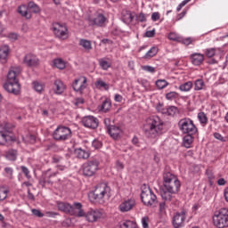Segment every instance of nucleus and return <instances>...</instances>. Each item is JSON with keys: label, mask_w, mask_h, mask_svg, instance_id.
<instances>
[{"label": "nucleus", "mask_w": 228, "mask_h": 228, "mask_svg": "<svg viewBox=\"0 0 228 228\" xmlns=\"http://www.w3.org/2000/svg\"><path fill=\"white\" fill-rule=\"evenodd\" d=\"M89 21L94 24V26H98L99 28H102L104 26V22H106V16L101 12H95L94 17L89 18Z\"/></svg>", "instance_id": "nucleus-17"}, {"label": "nucleus", "mask_w": 228, "mask_h": 228, "mask_svg": "<svg viewBox=\"0 0 228 228\" xmlns=\"http://www.w3.org/2000/svg\"><path fill=\"white\" fill-rule=\"evenodd\" d=\"M63 158L60 155H53L52 157V163H61Z\"/></svg>", "instance_id": "nucleus-53"}, {"label": "nucleus", "mask_w": 228, "mask_h": 228, "mask_svg": "<svg viewBox=\"0 0 228 228\" xmlns=\"http://www.w3.org/2000/svg\"><path fill=\"white\" fill-rule=\"evenodd\" d=\"M191 60L192 65H196V67H199V65H202L204 62V54L202 53H192L191 55Z\"/></svg>", "instance_id": "nucleus-24"}, {"label": "nucleus", "mask_w": 228, "mask_h": 228, "mask_svg": "<svg viewBox=\"0 0 228 228\" xmlns=\"http://www.w3.org/2000/svg\"><path fill=\"white\" fill-rule=\"evenodd\" d=\"M110 191H111V189L108 184L100 183L95 187L94 191L89 194V198L91 200H93L102 204L104 202L105 197H110Z\"/></svg>", "instance_id": "nucleus-5"}, {"label": "nucleus", "mask_w": 228, "mask_h": 228, "mask_svg": "<svg viewBox=\"0 0 228 228\" xmlns=\"http://www.w3.org/2000/svg\"><path fill=\"white\" fill-rule=\"evenodd\" d=\"M213 224L215 227H228V208H221L213 216Z\"/></svg>", "instance_id": "nucleus-9"}, {"label": "nucleus", "mask_w": 228, "mask_h": 228, "mask_svg": "<svg viewBox=\"0 0 228 228\" xmlns=\"http://www.w3.org/2000/svg\"><path fill=\"white\" fill-rule=\"evenodd\" d=\"M98 62L102 70H108V69L111 68V61H110V58H101L98 60Z\"/></svg>", "instance_id": "nucleus-26"}, {"label": "nucleus", "mask_w": 228, "mask_h": 228, "mask_svg": "<svg viewBox=\"0 0 228 228\" xmlns=\"http://www.w3.org/2000/svg\"><path fill=\"white\" fill-rule=\"evenodd\" d=\"M20 66L11 67L8 74L6 83L4 85V90L13 95H19L20 94V84L17 77L20 74Z\"/></svg>", "instance_id": "nucleus-3"}, {"label": "nucleus", "mask_w": 228, "mask_h": 228, "mask_svg": "<svg viewBox=\"0 0 228 228\" xmlns=\"http://www.w3.org/2000/svg\"><path fill=\"white\" fill-rule=\"evenodd\" d=\"M95 86H97V88H104V90H110V85L102 80H97L95 82Z\"/></svg>", "instance_id": "nucleus-41"}, {"label": "nucleus", "mask_w": 228, "mask_h": 228, "mask_svg": "<svg viewBox=\"0 0 228 228\" xmlns=\"http://www.w3.org/2000/svg\"><path fill=\"white\" fill-rule=\"evenodd\" d=\"M183 44L184 45H190V44H191V42H193V40L191 39V37H187L185 39H183Z\"/></svg>", "instance_id": "nucleus-64"}, {"label": "nucleus", "mask_w": 228, "mask_h": 228, "mask_svg": "<svg viewBox=\"0 0 228 228\" xmlns=\"http://www.w3.org/2000/svg\"><path fill=\"white\" fill-rule=\"evenodd\" d=\"M151 20H153V22L159 20V12H153L151 14Z\"/></svg>", "instance_id": "nucleus-58"}, {"label": "nucleus", "mask_w": 228, "mask_h": 228, "mask_svg": "<svg viewBox=\"0 0 228 228\" xmlns=\"http://www.w3.org/2000/svg\"><path fill=\"white\" fill-rule=\"evenodd\" d=\"M4 175L8 177V179H13V168L12 167H4Z\"/></svg>", "instance_id": "nucleus-45"}, {"label": "nucleus", "mask_w": 228, "mask_h": 228, "mask_svg": "<svg viewBox=\"0 0 228 228\" xmlns=\"http://www.w3.org/2000/svg\"><path fill=\"white\" fill-rule=\"evenodd\" d=\"M92 147H94V150L101 149V147H102V142L97 139H94L92 142Z\"/></svg>", "instance_id": "nucleus-51"}, {"label": "nucleus", "mask_w": 228, "mask_h": 228, "mask_svg": "<svg viewBox=\"0 0 228 228\" xmlns=\"http://www.w3.org/2000/svg\"><path fill=\"white\" fill-rule=\"evenodd\" d=\"M9 191L4 187L0 188V202L5 200L6 197H8Z\"/></svg>", "instance_id": "nucleus-44"}, {"label": "nucleus", "mask_w": 228, "mask_h": 228, "mask_svg": "<svg viewBox=\"0 0 228 228\" xmlns=\"http://www.w3.org/2000/svg\"><path fill=\"white\" fill-rule=\"evenodd\" d=\"M31 211H32V215H34V216H37L38 218H42L44 216V214L37 208H33Z\"/></svg>", "instance_id": "nucleus-54"}, {"label": "nucleus", "mask_w": 228, "mask_h": 228, "mask_svg": "<svg viewBox=\"0 0 228 228\" xmlns=\"http://www.w3.org/2000/svg\"><path fill=\"white\" fill-rule=\"evenodd\" d=\"M53 32L60 40H67V38H69V28H67V25L63 23H53Z\"/></svg>", "instance_id": "nucleus-12"}, {"label": "nucleus", "mask_w": 228, "mask_h": 228, "mask_svg": "<svg viewBox=\"0 0 228 228\" xmlns=\"http://www.w3.org/2000/svg\"><path fill=\"white\" fill-rule=\"evenodd\" d=\"M168 38H169V40H173L174 42H177V40H179V36H177V34H175V32H171L168 35Z\"/></svg>", "instance_id": "nucleus-55"}, {"label": "nucleus", "mask_w": 228, "mask_h": 228, "mask_svg": "<svg viewBox=\"0 0 228 228\" xmlns=\"http://www.w3.org/2000/svg\"><path fill=\"white\" fill-rule=\"evenodd\" d=\"M136 20H138L139 22H147V14H145L143 12H140L136 16Z\"/></svg>", "instance_id": "nucleus-49"}, {"label": "nucleus", "mask_w": 228, "mask_h": 228, "mask_svg": "<svg viewBox=\"0 0 228 228\" xmlns=\"http://www.w3.org/2000/svg\"><path fill=\"white\" fill-rule=\"evenodd\" d=\"M100 162L96 159L86 161L82 166V174L84 177H94L99 172Z\"/></svg>", "instance_id": "nucleus-8"}, {"label": "nucleus", "mask_w": 228, "mask_h": 228, "mask_svg": "<svg viewBox=\"0 0 228 228\" xmlns=\"http://www.w3.org/2000/svg\"><path fill=\"white\" fill-rule=\"evenodd\" d=\"M187 135H185L183 137V146L186 149H190V147H191V143H193V134H185Z\"/></svg>", "instance_id": "nucleus-30"}, {"label": "nucleus", "mask_w": 228, "mask_h": 228, "mask_svg": "<svg viewBox=\"0 0 228 228\" xmlns=\"http://www.w3.org/2000/svg\"><path fill=\"white\" fill-rule=\"evenodd\" d=\"M158 54V47L153 46L151 47L143 56L144 60H149L151 58H154Z\"/></svg>", "instance_id": "nucleus-32"}, {"label": "nucleus", "mask_w": 228, "mask_h": 228, "mask_svg": "<svg viewBox=\"0 0 228 228\" xmlns=\"http://www.w3.org/2000/svg\"><path fill=\"white\" fill-rule=\"evenodd\" d=\"M58 173L53 172L51 173V170L46 171L42 175V176L39 178V184L42 186V188H45L47 185L52 186L53 184V177H56Z\"/></svg>", "instance_id": "nucleus-13"}, {"label": "nucleus", "mask_w": 228, "mask_h": 228, "mask_svg": "<svg viewBox=\"0 0 228 228\" xmlns=\"http://www.w3.org/2000/svg\"><path fill=\"white\" fill-rule=\"evenodd\" d=\"M198 120H200V124L201 126H208V115L204 112H199L198 113Z\"/></svg>", "instance_id": "nucleus-35"}, {"label": "nucleus", "mask_w": 228, "mask_h": 228, "mask_svg": "<svg viewBox=\"0 0 228 228\" xmlns=\"http://www.w3.org/2000/svg\"><path fill=\"white\" fill-rule=\"evenodd\" d=\"M12 142H15V136L0 132V145H6V143H12Z\"/></svg>", "instance_id": "nucleus-22"}, {"label": "nucleus", "mask_w": 228, "mask_h": 228, "mask_svg": "<svg viewBox=\"0 0 228 228\" xmlns=\"http://www.w3.org/2000/svg\"><path fill=\"white\" fill-rule=\"evenodd\" d=\"M179 97V93L175 91H171L166 94L167 101H175Z\"/></svg>", "instance_id": "nucleus-38"}, {"label": "nucleus", "mask_w": 228, "mask_h": 228, "mask_svg": "<svg viewBox=\"0 0 228 228\" xmlns=\"http://www.w3.org/2000/svg\"><path fill=\"white\" fill-rule=\"evenodd\" d=\"M123 99L124 98L122 97V95L118 94H115L114 96V100L116 101V102H122Z\"/></svg>", "instance_id": "nucleus-62"}, {"label": "nucleus", "mask_w": 228, "mask_h": 228, "mask_svg": "<svg viewBox=\"0 0 228 228\" xmlns=\"http://www.w3.org/2000/svg\"><path fill=\"white\" fill-rule=\"evenodd\" d=\"M184 222H186V211L178 212L173 216L172 224L175 228L184 227Z\"/></svg>", "instance_id": "nucleus-14"}, {"label": "nucleus", "mask_w": 228, "mask_h": 228, "mask_svg": "<svg viewBox=\"0 0 228 228\" xmlns=\"http://www.w3.org/2000/svg\"><path fill=\"white\" fill-rule=\"evenodd\" d=\"M142 70H145V72H150L151 74H154V72H156V68L150 65L142 66Z\"/></svg>", "instance_id": "nucleus-50"}, {"label": "nucleus", "mask_w": 228, "mask_h": 228, "mask_svg": "<svg viewBox=\"0 0 228 228\" xmlns=\"http://www.w3.org/2000/svg\"><path fill=\"white\" fill-rule=\"evenodd\" d=\"M99 218H102V212L99 209H89L86 214V220L87 222H97Z\"/></svg>", "instance_id": "nucleus-19"}, {"label": "nucleus", "mask_w": 228, "mask_h": 228, "mask_svg": "<svg viewBox=\"0 0 228 228\" xmlns=\"http://www.w3.org/2000/svg\"><path fill=\"white\" fill-rule=\"evenodd\" d=\"M79 45L86 51H92V41L87 39H80Z\"/></svg>", "instance_id": "nucleus-31"}, {"label": "nucleus", "mask_w": 228, "mask_h": 228, "mask_svg": "<svg viewBox=\"0 0 228 228\" xmlns=\"http://www.w3.org/2000/svg\"><path fill=\"white\" fill-rule=\"evenodd\" d=\"M136 223L133 221H125L122 224H120V228H136Z\"/></svg>", "instance_id": "nucleus-40"}, {"label": "nucleus", "mask_w": 228, "mask_h": 228, "mask_svg": "<svg viewBox=\"0 0 228 228\" xmlns=\"http://www.w3.org/2000/svg\"><path fill=\"white\" fill-rule=\"evenodd\" d=\"M164 126L165 122L161 120L160 117L152 116L146 119L142 130L147 138H158V136L163 134Z\"/></svg>", "instance_id": "nucleus-2"}, {"label": "nucleus", "mask_w": 228, "mask_h": 228, "mask_svg": "<svg viewBox=\"0 0 228 228\" xmlns=\"http://www.w3.org/2000/svg\"><path fill=\"white\" fill-rule=\"evenodd\" d=\"M202 88H204V80L197 79L194 83V90L199 92L200 90H202Z\"/></svg>", "instance_id": "nucleus-42"}, {"label": "nucleus", "mask_w": 228, "mask_h": 228, "mask_svg": "<svg viewBox=\"0 0 228 228\" xmlns=\"http://www.w3.org/2000/svg\"><path fill=\"white\" fill-rule=\"evenodd\" d=\"M134 206H136V200L134 199H128L119 205V211H121V213H127L131 211Z\"/></svg>", "instance_id": "nucleus-20"}, {"label": "nucleus", "mask_w": 228, "mask_h": 228, "mask_svg": "<svg viewBox=\"0 0 228 228\" xmlns=\"http://www.w3.org/2000/svg\"><path fill=\"white\" fill-rule=\"evenodd\" d=\"M8 38H10V40H17V38H19V36L15 33H11L9 34Z\"/></svg>", "instance_id": "nucleus-63"}, {"label": "nucleus", "mask_w": 228, "mask_h": 228, "mask_svg": "<svg viewBox=\"0 0 228 228\" xmlns=\"http://www.w3.org/2000/svg\"><path fill=\"white\" fill-rule=\"evenodd\" d=\"M110 108H111V102H110V100H104L101 106V111H103V113H108Z\"/></svg>", "instance_id": "nucleus-37"}, {"label": "nucleus", "mask_w": 228, "mask_h": 228, "mask_svg": "<svg viewBox=\"0 0 228 228\" xmlns=\"http://www.w3.org/2000/svg\"><path fill=\"white\" fill-rule=\"evenodd\" d=\"M163 186L164 190L160 191L162 200L172 202L174 195L179 193L181 190V182L175 175L167 171L163 174Z\"/></svg>", "instance_id": "nucleus-1"}, {"label": "nucleus", "mask_w": 228, "mask_h": 228, "mask_svg": "<svg viewBox=\"0 0 228 228\" xmlns=\"http://www.w3.org/2000/svg\"><path fill=\"white\" fill-rule=\"evenodd\" d=\"M82 124L88 129H97L99 127V119L94 116H86L82 118Z\"/></svg>", "instance_id": "nucleus-15"}, {"label": "nucleus", "mask_w": 228, "mask_h": 228, "mask_svg": "<svg viewBox=\"0 0 228 228\" xmlns=\"http://www.w3.org/2000/svg\"><path fill=\"white\" fill-rule=\"evenodd\" d=\"M142 224L143 228H149V217L148 216L142 217Z\"/></svg>", "instance_id": "nucleus-57"}, {"label": "nucleus", "mask_w": 228, "mask_h": 228, "mask_svg": "<svg viewBox=\"0 0 228 228\" xmlns=\"http://www.w3.org/2000/svg\"><path fill=\"white\" fill-rule=\"evenodd\" d=\"M214 138H216V140H220V142H225L224 136H222L219 133H215Z\"/></svg>", "instance_id": "nucleus-61"}, {"label": "nucleus", "mask_w": 228, "mask_h": 228, "mask_svg": "<svg viewBox=\"0 0 228 228\" xmlns=\"http://www.w3.org/2000/svg\"><path fill=\"white\" fill-rule=\"evenodd\" d=\"M205 54H206V56H208V58H213V56H215V54H216V49L208 48L206 50Z\"/></svg>", "instance_id": "nucleus-47"}, {"label": "nucleus", "mask_w": 228, "mask_h": 228, "mask_svg": "<svg viewBox=\"0 0 228 228\" xmlns=\"http://www.w3.org/2000/svg\"><path fill=\"white\" fill-rule=\"evenodd\" d=\"M33 86L34 90H36V92H38L39 94L40 92H42V90H44V86L38 82H33Z\"/></svg>", "instance_id": "nucleus-52"}, {"label": "nucleus", "mask_w": 228, "mask_h": 228, "mask_svg": "<svg viewBox=\"0 0 228 228\" xmlns=\"http://www.w3.org/2000/svg\"><path fill=\"white\" fill-rule=\"evenodd\" d=\"M107 131L110 134V136L111 138H113V140H118V138H120V134H122V129H120L118 126H109L107 127Z\"/></svg>", "instance_id": "nucleus-21"}, {"label": "nucleus", "mask_w": 228, "mask_h": 228, "mask_svg": "<svg viewBox=\"0 0 228 228\" xmlns=\"http://www.w3.org/2000/svg\"><path fill=\"white\" fill-rule=\"evenodd\" d=\"M171 201L164 200L163 202L159 203V208L160 213H165L167 211V208H168V205Z\"/></svg>", "instance_id": "nucleus-43"}, {"label": "nucleus", "mask_w": 228, "mask_h": 228, "mask_svg": "<svg viewBox=\"0 0 228 228\" xmlns=\"http://www.w3.org/2000/svg\"><path fill=\"white\" fill-rule=\"evenodd\" d=\"M178 128L183 134H197L199 128L190 118H183L178 121Z\"/></svg>", "instance_id": "nucleus-7"}, {"label": "nucleus", "mask_w": 228, "mask_h": 228, "mask_svg": "<svg viewBox=\"0 0 228 228\" xmlns=\"http://www.w3.org/2000/svg\"><path fill=\"white\" fill-rule=\"evenodd\" d=\"M156 35V29H152V30H148L145 32V37H147L148 38H152L154 36Z\"/></svg>", "instance_id": "nucleus-56"}, {"label": "nucleus", "mask_w": 228, "mask_h": 228, "mask_svg": "<svg viewBox=\"0 0 228 228\" xmlns=\"http://www.w3.org/2000/svg\"><path fill=\"white\" fill-rule=\"evenodd\" d=\"M8 54H10V47L4 45L0 48V63H6L8 61Z\"/></svg>", "instance_id": "nucleus-23"}, {"label": "nucleus", "mask_w": 228, "mask_h": 228, "mask_svg": "<svg viewBox=\"0 0 228 228\" xmlns=\"http://www.w3.org/2000/svg\"><path fill=\"white\" fill-rule=\"evenodd\" d=\"M74 104L77 107H78L80 104H85V99H83V98H77V100L74 102Z\"/></svg>", "instance_id": "nucleus-59"}, {"label": "nucleus", "mask_w": 228, "mask_h": 228, "mask_svg": "<svg viewBox=\"0 0 228 228\" xmlns=\"http://www.w3.org/2000/svg\"><path fill=\"white\" fill-rule=\"evenodd\" d=\"M53 140L57 142H65L72 138V130L64 126H59L53 133Z\"/></svg>", "instance_id": "nucleus-10"}, {"label": "nucleus", "mask_w": 228, "mask_h": 228, "mask_svg": "<svg viewBox=\"0 0 228 228\" xmlns=\"http://www.w3.org/2000/svg\"><path fill=\"white\" fill-rule=\"evenodd\" d=\"M141 200L147 208H154L158 204V197L147 185L142 187Z\"/></svg>", "instance_id": "nucleus-6"}, {"label": "nucleus", "mask_w": 228, "mask_h": 228, "mask_svg": "<svg viewBox=\"0 0 228 228\" xmlns=\"http://www.w3.org/2000/svg\"><path fill=\"white\" fill-rule=\"evenodd\" d=\"M86 77H80L73 81L72 87L77 94H83V91L86 88Z\"/></svg>", "instance_id": "nucleus-16"}, {"label": "nucleus", "mask_w": 228, "mask_h": 228, "mask_svg": "<svg viewBox=\"0 0 228 228\" xmlns=\"http://www.w3.org/2000/svg\"><path fill=\"white\" fill-rule=\"evenodd\" d=\"M20 170L24 174L27 179H31V175H29V169L26 166H20Z\"/></svg>", "instance_id": "nucleus-48"}, {"label": "nucleus", "mask_w": 228, "mask_h": 228, "mask_svg": "<svg viewBox=\"0 0 228 228\" xmlns=\"http://www.w3.org/2000/svg\"><path fill=\"white\" fill-rule=\"evenodd\" d=\"M155 85L158 90H163V88H167V86H168L169 83L165 79H158L155 82Z\"/></svg>", "instance_id": "nucleus-36"}, {"label": "nucleus", "mask_w": 228, "mask_h": 228, "mask_svg": "<svg viewBox=\"0 0 228 228\" xmlns=\"http://www.w3.org/2000/svg\"><path fill=\"white\" fill-rule=\"evenodd\" d=\"M53 89L54 93L57 94V95H61V94H63V92H65V85L61 80L56 79L53 83Z\"/></svg>", "instance_id": "nucleus-25"}, {"label": "nucleus", "mask_w": 228, "mask_h": 228, "mask_svg": "<svg viewBox=\"0 0 228 228\" xmlns=\"http://www.w3.org/2000/svg\"><path fill=\"white\" fill-rule=\"evenodd\" d=\"M53 67H56V69H59L60 70H63L66 67L65 61L62 59H54Z\"/></svg>", "instance_id": "nucleus-34"}, {"label": "nucleus", "mask_w": 228, "mask_h": 228, "mask_svg": "<svg viewBox=\"0 0 228 228\" xmlns=\"http://www.w3.org/2000/svg\"><path fill=\"white\" fill-rule=\"evenodd\" d=\"M116 168L117 170L120 171V170H124V164L120 161H117L116 162Z\"/></svg>", "instance_id": "nucleus-60"}, {"label": "nucleus", "mask_w": 228, "mask_h": 228, "mask_svg": "<svg viewBox=\"0 0 228 228\" xmlns=\"http://www.w3.org/2000/svg\"><path fill=\"white\" fill-rule=\"evenodd\" d=\"M28 10H32L33 13H40L41 10L38 4H35V2H29L28 6L26 4H21L18 7V13L24 17L25 19H31V12Z\"/></svg>", "instance_id": "nucleus-11"}, {"label": "nucleus", "mask_w": 228, "mask_h": 228, "mask_svg": "<svg viewBox=\"0 0 228 228\" xmlns=\"http://www.w3.org/2000/svg\"><path fill=\"white\" fill-rule=\"evenodd\" d=\"M175 113H177V107L175 106L167 107V117H174Z\"/></svg>", "instance_id": "nucleus-46"}, {"label": "nucleus", "mask_w": 228, "mask_h": 228, "mask_svg": "<svg viewBox=\"0 0 228 228\" xmlns=\"http://www.w3.org/2000/svg\"><path fill=\"white\" fill-rule=\"evenodd\" d=\"M19 155L17 150H9L5 151V158L9 161H16L17 156Z\"/></svg>", "instance_id": "nucleus-27"}, {"label": "nucleus", "mask_w": 228, "mask_h": 228, "mask_svg": "<svg viewBox=\"0 0 228 228\" xmlns=\"http://www.w3.org/2000/svg\"><path fill=\"white\" fill-rule=\"evenodd\" d=\"M193 88V82L187 81L185 83H183L179 86L178 90L180 92H190Z\"/></svg>", "instance_id": "nucleus-29"}, {"label": "nucleus", "mask_w": 228, "mask_h": 228, "mask_svg": "<svg viewBox=\"0 0 228 228\" xmlns=\"http://www.w3.org/2000/svg\"><path fill=\"white\" fill-rule=\"evenodd\" d=\"M57 208L59 211H63V213H69V215H75V216H85V210H83V205L80 202H75L72 205L66 202H58Z\"/></svg>", "instance_id": "nucleus-4"}, {"label": "nucleus", "mask_w": 228, "mask_h": 228, "mask_svg": "<svg viewBox=\"0 0 228 228\" xmlns=\"http://www.w3.org/2000/svg\"><path fill=\"white\" fill-rule=\"evenodd\" d=\"M76 154L78 159H88L90 158V152L81 148L76 150Z\"/></svg>", "instance_id": "nucleus-28"}, {"label": "nucleus", "mask_w": 228, "mask_h": 228, "mask_svg": "<svg viewBox=\"0 0 228 228\" xmlns=\"http://www.w3.org/2000/svg\"><path fill=\"white\" fill-rule=\"evenodd\" d=\"M39 62L38 57L33 53H28L23 58V63L27 67H37Z\"/></svg>", "instance_id": "nucleus-18"}, {"label": "nucleus", "mask_w": 228, "mask_h": 228, "mask_svg": "<svg viewBox=\"0 0 228 228\" xmlns=\"http://www.w3.org/2000/svg\"><path fill=\"white\" fill-rule=\"evenodd\" d=\"M134 20V14L131 12L126 11V13L123 15V22L126 24H131V21Z\"/></svg>", "instance_id": "nucleus-33"}, {"label": "nucleus", "mask_w": 228, "mask_h": 228, "mask_svg": "<svg viewBox=\"0 0 228 228\" xmlns=\"http://www.w3.org/2000/svg\"><path fill=\"white\" fill-rule=\"evenodd\" d=\"M206 175L208 179V182L211 186H213V183H215V173H213V170L211 169H207L206 170Z\"/></svg>", "instance_id": "nucleus-39"}]
</instances>
